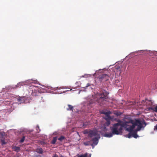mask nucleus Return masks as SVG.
<instances>
[{"label":"nucleus","instance_id":"1","mask_svg":"<svg viewBox=\"0 0 157 157\" xmlns=\"http://www.w3.org/2000/svg\"><path fill=\"white\" fill-rule=\"evenodd\" d=\"M124 119V122L121 120H119L117 123L114 124L112 127L111 128L112 132L105 133L104 135L105 136L111 137L113 136V134H121L123 127L126 128L127 131L131 132L136 126H137V131H139L142 128H144L146 125L144 121H140L138 119H136L134 121L132 120L128 116H125Z\"/></svg>","mask_w":157,"mask_h":157},{"label":"nucleus","instance_id":"11","mask_svg":"<svg viewBox=\"0 0 157 157\" xmlns=\"http://www.w3.org/2000/svg\"><path fill=\"white\" fill-rule=\"evenodd\" d=\"M57 136L54 137L52 140L51 141V144H55L57 140Z\"/></svg>","mask_w":157,"mask_h":157},{"label":"nucleus","instance_id":"32","mask_svg":"<svg viewBox=\"0 0 157 157\" xmlns=\"http://www.w3.org/2000/svg\"><path fill=\"white\" fill-rule=\"evenodd\" d=\"M63 157H64L63 156Z\"/></svg>","mask_w":157,"mask_h":157},{"label":"nucleus","instance_id":"7","mask_svg":"<svg viewBox=\"0 0 157 157\" xmlns=\"http://www.w3.org/2000/svg\"><path fill=\"white\" fill-rule=\"evenodd\" d=\"M136 131H137V128L136 129V131H132L131 132H130V133H131V135L132 136L135 138H136L138 136L136 133Z\"/></svg>","mask_w":157,"mask_h":157},{"label":"nucleus","instance_id":"17","mask_svg":"<svg viewBox=\"0 0 157 157\" xmlns=\"http://www.w3.org/2000/svg\"><path fill=\"white\" fill-rule=\"evenodd\" d=\"M14 150L15 151H16L17 152L19 151L20 150V148L18 147H14Z\"/></svg>","mask_w":157,"mask_h":157},{"label":"nucleus","instance_id":"26","mask_svg":"<svg viewBox=\"0 0 157 157\" xmlns=\"http://www.w3.org/2000/svg\"><path fill=\"white\" fill-rule=\"evenodd\" d=\"M154 130H157V124L154 127Z\"/></svg>","mask_w":157,"mask_h":157},{"label":"nucleus","instance_id":"19","mask_svg":"<svg viewBox=\"0 0 157 157\" xmlns=\"http://www.w3.org/2000/svg\"><path fill=\"white\" fill-rule=\"evenodd\" d=\"M65 138V137L64 136H61L58 139V140L60 141H62Z\"/></svg>","mask_w":157,"mask_h":157},{"label":"nucleus","instance_id":"2","mask_svg":"<svg viewBox=\"0 0 157 157\" xmlns=\"http://www.w3.org/2000/svg\"><path fill=\"white\" fill-rule=\"evenodd\" d=\"M108 93L105 90H103L100 93H98L96 96V98H93V99H91L89 101V104H94L96 103L100 104V105L103 104V101L108 98L107 95Z\"/></svg>","mask_w":157,"mask_h":157},{"label":"nucleus","instance_id":"27","mask_svg":"<svg viewBox=\"0 0 157 157\" xmlns=\"http://www.w3.org/2000/svg\"><path fill=\"white\" fill-rule=\"evenodd\" d=\"M131 133H129L128 134V138H130L131 137Z\"/></svg>","mask_w":157,"mask_h":157},{"label":"nucleus","instance_id":"4","mask_svg":"<svg viewBox=\"0 0 157 157\" xmlns=\"http://www.w3.org/2000/svg\"><path fill=\"white\" fill-rule=\"evenodd\" d=\"M84 134H88V137L91 138L93 136H96L97 134V132L94 130H90L86 129L84 131Z\"/></svg>","mask_w":157,"mask_h":157},{"label":"nucleus","instance_id":"18","mask_svg":"<svg viewBox=\"0 0 157 157\" xmlns=\"http://www.w3.org/2000/svg\"><path fill=\"white\" fill-rule=\"evenodd\" d=\"M106 122L105 124V125L106 126H109L110 124V121H106Z\"/></svg>","mask_w":157,"mask_h":157},{"label":"nucleus","instance_id":"29","mask_svg":"<svg viewBox=\"0 0 157 157\" xmlns=\"http://www.w3.org/2000/svg\"><path fill=\"white\" fill-rule=\"evenodd\" d=\"M53 157H63V156L61 155L60 156L58 157L57 155H56L54 156Z\"/></svg>","mask_w":157,"mask_h":157},{"label":"nucleus","instance_id":"23","mask_svg":"<svg viewBox=\"0 0 157 157\" xmlns=\"http://www.w3.org/2000/svg\"><path fill=\"white\" fill-rule=\"evenodd\" d=\"M40 143L41 145L43 146H44L46 144V143L43 140L41 141Z\"/></svg>","mask_w":157,"mask_h":157},{"label":"nucleus","instance_id":"31","mask_svg":"<svg viewBox=\"0 0 157 157\" xmlns=\"http://www.w3.org/2000/svg\"><path fill=\"white\" fill-rule=\"evenodd\" d=\"M77 83H78V82H77L76 83V84Z\"/></svg>","mask_w":157,"mask_h":157},{"label":"nucleus","instance_id":"22","mask_svg":"<svg viewBox=\"0 0 157 157\" xmlns=\"http://www.w3.org/2000/svg\"><path fill=\"white\" fill-rule=\"evenodd\" d=\"M25 136H23V137L21 138L20 140V142L21 143H22L24 142L25 140Z\"/></svg>","mask_w":157,"mask_h":157},{"label":"nucleus","instance_id":"14","mask_svg":"<svg viewBox=\"0 0 157 157\" xmlns=\"http://www.w3.org/2000/svg\"><path fill=\"white\" fill-rule=\"evenodd\" d=\"M88 155V153H86L84 154L83 155H77L78 156L77 157H87V156Z\"/></svg>","mask_w":157,"mask_h":157},{"label":"nucleus","instance_id":"9","mask_svg":"<svg viewBox=\"0 0 157 157\" xmlns=\"http://www.w3.org/2000/svg\"><path fill=\"white\" fill-rule=\"evenodd\" d=\"M36 151L39 154H42L43 153V150L41 148H37L36 149Z\"/></svg>","mask_w":157,"mask_h":157},{"label":"nucleus","instance_id":"21","mask_svg":"<svg viewBox=\"0 0 157 157\" xmlns=\"http://www.w3.org/2000/svg\"><path fill=\"white\" fill-rule=\"evenodd\" d=\"M0 135L2 136H4L6 135L5 133L4 132H0Z\"/></svg>","mask_w":157,"mask_h":157},{"label":"nucleus","instance_id":"10","mask_svg":"<svg viewBox=\"0 0 157 157\" xmlns=\"http://www.w3.org/2000/svg\"><path fill=\"white\" fill-rule=\"evenodd\" d=\"M101 113L105 115V116H107L110 114L111 113V112L109 111H108L107 112L105 111H103L101 112Z\"/></svg>","mask_w":157,"mask_h":157},{"label":"nucleus","instance_id":"25","mask_svg":"<svg viewBox=\"0 0 157 157\" xmlns=\"http://www.w3.org/2000/svg\"><path fill=\"white\" fill-rule=\"evenodd\" d=\"M153 110L154 111H155V112L157 113V106H156L155 107L154 109H153Z\"/></svg>","mask_w":157,"mask_h":157},{"label":"nucleus","instance_id":"15","mask_svg":"<svg viewBox=\"0 0 157 157\" xmlns=\"http://www.w3.org/2000/svg\"><path fill=\"white\" fill-rule=\"evenodd\" d=\"M68 106L69 107L67 109V110H73V107L71 105H68Z\"/></svg>","mask_w":157,"mask_h":157},{"label":"nucleus","instance_id":"6","mask_svg":"<svg viewBox=\"0 0 157 157\" xmlns=\"http://www.w3.org/2000/svg\"><path fill=\"white\" fill-rule=\"evenodd\" d=\"M16 102L18 104H21L24 102V98L20 97L16 98L15 99Z\"/></svg>","mask_w":157,"mask_h":157},{"label":"nucleus","instance_id":"24","mask_svg":"<svg viewBox=\"0 0 157 157\" xmlns=\"http://www.w3.org/2000/svg\"><path fill=\"white\" fill-rule=\"evenodd\" d=\"M148 104L149 105L151 106L152 105L153 103L151 101H150V100L149 101H148Z\"/></svg>","mask_w":157,"mask_h":157},{"label":"nucleus","instance_id":"28","mask_svg":"<svg viewBox=\"0 0 157 157\" xmlns=\"http://www.w3.org/2000/svg\"><path fill=\"white\" fill-rule=\"evenodd\" d=\"M90 86V84L89 83H87V85L85 86V88H86Z\"/></svg>","mask_w":157,"mask_h":157},{"label":"nucleus","instance_id":"12","mask_svg":"<svg viewBox=\"0 0 157 157\" xmlns=\"http://www.w3.org/2000/svg\"><path fill=\"white\" fill-rule=\"evenodd\" d=\"M105 119L106 121H110L112 119V118L109 115L108 116H105Z\"/></svg>","mask_w":157,"mask_h":157},{"label":"nucleus","instance_id":"3","mask_svg":"<svg viewBox=\"0 0 157 157\" xmlns=\"http://www.w3.org/2000/svg\"><path fill=\"white\" fill-rule=\"evenodd\" d=\"M98 142V139L97 137H94L89 141L83 142V144L86 146L91 145L93 148L94 146L97 145Z\"/></svg>","mask_w":157,"mask_h":157},{"label":"nucleus","instance_id":"16","mask_svg":"<svg viewBox=\"0 0 157 157\" xmlns=\"http://www.w3.org/2000/svg\"><path fill=\"white\" fill-rule=\"evenodd\" d=\"M1 144L2 145L6 144L7 143L5 141V140L3 139H2L1 140Z\"/></svg>","mask_w":157,"mask_h":157},{"label":"nucleus","instance_id":"8","mask_svg":"<svg viewBox=\"0 0 157 157\" xmlns=\"http://www.w3.org/2000/svg\"><path fill=\"white\" fill-rule=\"evenodd\" d=\"M113 113L117 116H119L121 115L122 113L118 111H114L113 112Z\"/></svg>","mask_w":157,"mask_h":157},{"label":"nucleus","instance_id":"30","mask_svg":"<svg viewBox=\"0 0 157 157\" xmlns=\"http://www.w3.org/2000/svg\"><path fill=\"white\" fill-rule=\"evenodd\" d=\"M86 125H87V124H85V123H83V126H86Z\"/></svg>","mask_w":157,"mask_h":157},{"label":"nucleus","instance_id":"20","mask_svg":"<svg viewBox=\"0 0 157 157\" xmlns=\"http://www.w3.org/2000/svg\"><path fill=\"white\" fill-rule=\"evenodd\" d=\"M36 128L37 132L38 133L40 131V128L38 125H37L36 126Z\"/></svg>","mask_w":157,"mask_h":157},{"label":"nucleus","instance_id":"5","mask_svg":"<svg viewBox=\"0 0 157 157\" xmlns=\"http://www.w3.org/2000/svg\"><path fill=\"white\" fill-rule=\"evenodd\" d=\"M98 78L100 81L104 82L109 79V77L108 75L106 74H103L99 75Z\"/></svg>","mask_w":157,"mask_h":157},{"label":"nucleus","instance_id":"13","mask_svg":"<svg viewBox=\"0 0 157 157\" xmlns=\"http://www.w3.org/2000/svg\"><path fill=\"white\" fill-rule=\"evenodd\" d=\"M24 82H19L18 84H17L16 85V87H20L21 86H23L24 85Z\"/></svg>","mask_w":157,"mask_h":157}]
</instances>
